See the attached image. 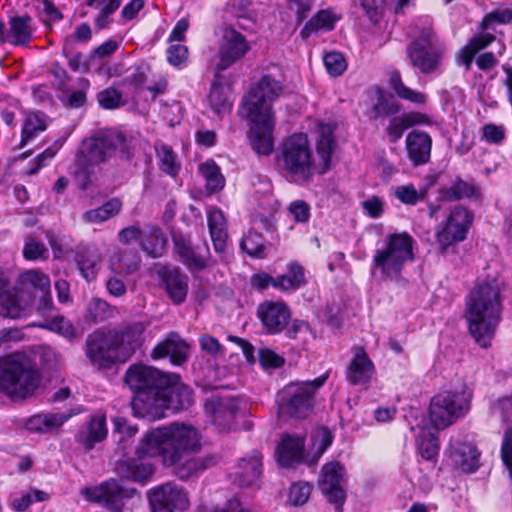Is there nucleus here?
I'll return each mask as SVG.
<instances>
[{"mask_svg": "<svg viewBox=\"0 0 512 512\" xmlns=\"http://www.w3.org/2000/svg\"><path fill=\"white\" fill-rule=\"evenodd\" d=\"M333 145V131L329 125L321 127L316 153L306 134L294 133L282 145L280 162L286 173L296 181L308 182L315 174L328 171Z\"/></svg>", "mask_w": 512, "mask_h": 512, "instance_id": "nucleus-1", "label": "nucleus"}, {"mask_svg": "<svg viewBox=\"0 0 512 512\" xmlns=\"http://www.w3.org/2000/svg\"><path fill=\"white\" fill-rule=\"evenodd\" d=\"M281 91L280 82L265 75L251 88L244 100L243 112L251 122L249 140L252 149L259 155H269L273 151L274 118L271 103Z\"/></svg>", "mask_w": 512, "mask_h": 512, "instance_id": "nucleus-2", "label": "nucleus"}, {"mask_svg": "<svg viewBox=\"0 0 512 512\" xmlns=\"http://www.w3.org/2000/svg\"><path fill=\"white\" fill-rule=\"evenodd\" d=\"M465 317L472 337L488 348L501 319V285L496 278L476 283L467 298Z\"/></svg>", "mask_w": 512, "mask_h": 512, "instance_id": "nucleus-3", "label": "nucleus"}, {"mask_svg": "<svg viewBox=\"0 0 512 512\" xmlns=\"http://www.w3.org/2000/svg\"><path fill=\"white\" fill-rule=\"evenodd\" d=\"M200 449L197 430L186 424L174 423L148 432L137 448L139 456H162L166 466L178 464Z\"/></svg>", "mask_w": 512, "mask_h": 512, "instance_id": "nucleus-4", "label": "nucleus"}, {"mask_svg": "<svg viewBox=\"0 0 512 512\" xmlns=\"http://www.w3.org/2000/svg\"><path fill=\"white\" fill-rule=\"evenodd\" d=\"M117 155L124 159L132 155L131 139L122 132L101 131L84 140L75 160V175L79 186L83 190L90 186V167L105 163Z\"/></svg>", "mask_w": 512, "mask_h": 512, "instance_id": "nucleus-5", "label": "nucleus"}, {"mask_svg": "<svg viewBox=\"0 0 512 512\" xmlns=\"http://www.w3.org/2000/svg\"><path fill=\"white\" fill-rule=\"evenodd\" d=\"M414 239L406 232L386 235L372 257L371 275L381 282L406 283L403 270L414 261Z\"/></svg>", "mask_w": 512, "mask_h": 512, "instance_id": "nucleus-6", "label": "nucleus"}, {"mask_svg": "<svg viewBox=\"0 0 512 512\" xmlns=\"http://www.w3.org/2000/svg\"><path fill=\"white\" fill-rule=\"evenodd\" d=\"M413 30L415 39L407 46V56L422 73H431L438 68L444 47L436 36L430 17H419L413 24Z\"/></svg>", "mask_w": 512, "mask_h": 512, "instance_id": "nucleus-7", "label": "nucleus"}, {"mask_svg": "<svg viewBox=\"0 0 512 512\" xmlns=\"http://www.w3.org/2000/svg\"><path fill=\"white\" fill-rule=\"evenodd\" d=\"M40 383V375L24 354L0 357V391L15 397H26Z\"/></svg>", "mask_w": 512, "mask_h": 512, "instance_id": "nucleus-8", "label": "nucleus"}, {"mask_svg": "<svg viewBox=\"0 0 512 512\" xmlns=\"http://www.w3.org/2000/svg\"><path fill=\"white\" fill-rule=\"evenodd\" d=\"M327 375L314 380L290 382L277 393L278 414L288 418H306L314 408V396Z\"/></svg>", "mask_w": 512, "mask_h": 512, "instance_id": "nucleus-9", "label": "nucleus"}, {"mask_svg": "<svg viewBox=\"0 0 512 512\" xmlns=\"http://www.w3.org/2000/svg\"><path fill=\"white\" fill-rule=\"evenodd\" d=\"M472 392L463 387L458 391H442L431 398L429 421L437 430H443L463 418L471 408Z\"/></svg>", "mask_w": 512, "mask_h": 512, "instance_id": "nucleus-10", "label": "nucleus"}, {"mask_svg": "<svg viewBox=\"0 0 512 512\" xmlns=\"http://www.w3.org/2000/svg\"><path fill=\"white\" fill-rule=\"evenodd\" d=\"M169 381V374L163 373L158 369L143 365H132L125 373V382L131 390L135 392L132 400V410L135 416L148 418L150 414L149 407L137 405L138 399L142 394L151 396L153 400L158 398L163 386Z\"/></svg>", "mask_w": 512, "mask_h": 512, "instance_id": "nucleus-11", "label": "nucleus"}, {"mask_svg": "<svg viewBox=\"0 0 512 512\" xmlns=\"http://www.w3.org/2000/svg\"><path fill=\"white\" fill-rule=\"evenodd\" d=\"M142 394L137 400L139 406L149 407V419H159L165 417L166 410L174 412L186 409L193 403L192 391L188 386L181 382L176 374H169V381L163 386L161 393L156 400Z\"/></svg>", "mask_w": 512, "mask_h": 512, "instance_id": "nucleus-12", "label": "nucleus"}, {"mask_svg": "<svg viewBox=\"0 0 512 512\" xmlns=\"http://www.w3.org/2000/svg\"><path fill=\"white\" fill-rule=\"evenodd\" d=\"M473 222V214L465 207H455L449 214L444 227L437 232L440 253L446 254L455 243L463 241Z\"/></svg>", "mask_w": 512, "mask_h": 512, "instance_id": "nucleus-13", "label": "nucleus"}, {"mask_svg": "<svg viewBox=\"0 0 512 512\" xmlns=\"http://www.w3.org/2000/svg\"><path fill=\"white\" fill-rule=\"evenodd\" d=\"M149 499L153 512H183L190 505L187 491L172 482L153 488Z\"/></svg>", "mask_w": 512, "mask_h": 512, "instance_id": "nucleus-14", "label": "nucleus"}, {"mask_svg": "<svg viewBox=\"0 0 512 512\" xmlns=\"http://www.w3.org/2000/svg\"><path fill=\"white\" fill-rule=\"evenodd\" d=\"M86 347V356L98 368H106L118 361L122 362L121 354L111 333L95 331L87 337Z\"/></svg>", "mask_w": 512, "mask_h": 512, "instance_id": "nucleus-15", "label": "nucleus"}, {"mask_svg": "<svg viewBox=\"0 0 512 512\" xmlns=\"http://www.w3.org/2000/svg\"><path fill=\"white\" fill-rule=\"evenodd\" d=\"M250 50V45L245 36L233 27L224 26L218 50L219 61L216 64V71L227 70L234 63L242 59Z\"/></svg>", "mask_w": 512, "mask_h": 512, "instance_id": "nucleus-16", "label": "nucleus"}, {"mask_svg": "<svg viewBox=\"0 0 512 512\" xmlns=\"http://www.w3.org/2000/svg\"><path fill=\"white\" fill-rule=\"evenodd\" d=\"M256 316L267 334L278 335L290 323L292 312L282 300H265L257 306Z\"/></svg>", "mask_w": 512, "mask_h": 512, "instance_id": "nucleus-17", "label": "nucleus"}, {"mask_svg": "<svg viewBox=\"0 0 512 512\" xmlns=\"http://www.w3.org/2000/svg\"><path fill=\"white\" fill-rule=\"evenodd\" d=\"M318 484L328 501L336 506L338 512H341V506L346 499L344 490L345 469L343 465L338 461L326 463L322 467Z\"/></svg>", "mask_w": 512, "mask_h": 512, "instance_id": "nucleus-18", "label": "nucleus"}, {"mask_svg": "<svg viewBox=\"0 0 512 512\" xmlns=\"http://www.w3.org/2000/svg\"><path fill=\"white\" fill-rule=\"evenodd\" d=\"M135 494V489L123 488L114 479L86 490V496L89 500L102 504L112 512H122L124 500L132 498Z\"/></svg>", "mask_w": 512, "mask_h": 512, "instance_id": "nucleus-19", "label": "nucleus"}, {"mask_svg": "<svg viewBox=\"0 0 512 512\" xmlns=\"http://www.w3.org/2000/svg\"><path fill=\"white\" fill-rule=\"evenodd\" d=\"M172 241L179 261L190 271H200L207 267L210 256L207 244L195 247L190 237L182 233L173 234Z\"/></svg>", "mask_w": 512, "mask_h": 512, "instance_id": "nucleus-20", "label": "nucleus"}, {"mask_svg": "<svg viewBox=\"0 0 512 512\" xmlns=\"http://www.w3.org/2000/svg\"><path fill=\"white\" fill-rule=\"evenodd\" d=\"M190 354L189 344L177 333L170 332L151 351L153 359L168 357L174 365L185 363Z\"/></svg>", "mask_w": 512, "mask_h": 512, "instance_id": "nucleus-21", "label": "nucleus"}, {"mask_svg": "<svg viewBox=\"0 0 512 512\" xmlns=\"http://www.w3.org/2000/svg\"><path fill=\"white\" fill-rule=\"evenodd\" d=\"M145 330L146 325L143 322H135L126 326L121 333L112 334L114 343L121 354L122 362H125L142 346Z\"/></svg>", "mask_w": 512, "mask_h": 512, "instance_id": "nucleus-22", "label": "nucleus"}, {"mask_svg": "<svg viewBox=\"0 0 512 512\" xmlns=\"http://www.w3.org/2000/svg\"><path fill=\"white\" fill-rule=\"evenodd\" d=\"M375 373V366L363 347L353 348V358L347 369L346 378L352 385H367Z\"/></svg>", "mask_w": 512, "mask_h": 512, "instance_id": "nucleus-23", "label": "nucleus"}, {"mask_svg": "<svg viewBox=\"0 0 512 512\" xmlns=\"http://www.w3.org/2000/svg\"><path fill=\"white\" fill-rule=\"evenodd\" d=\"M406 151L414 166L426 164L431 155L432 139L422 131L413 130L406 136Z\"/></svg>", "mask_w": 512, "mask_h": 512, "instance_id": "nucleus-24", "label": "nucleus"}, {"mask_svg": "<svg viewBox=\"0 0 512 512\" xmlns=\"http://www.w3.org/2000/svg\"><path fill=\"white\" fill-rule=\"evenodd\" d=\"M161 278L165 290L174 304H181L185 301L189 288V278L180 268L164 269Z\"/></svg>", "mask_w": 512, "mask_h": 512, "instance_id": "nucleus-25", "label": "nucleus"}, {"mask_svg": "<svg viewBox=\"0 0 512 512\" xmlns=\"http://www.w3.org/2000/svg\"><path fill=\"white\" fill-rule=\"evenodd\" d=\"M106 436V417L102 413H96L90 417L85 428L78 433L76 440L85 449L90 450L97 443L102 442Z\"/></svg>", "mask_w": 512, "mask_h": 512, "instance_id": "nucleus-26", "label": "nucleus"}, {"mask_svg": "<svg viewBox=\"0 0 512 512\" xmlns=\"http://www.w3.org/2000/svg\"><path fill=\"white\" fill-rule=\"evenodd\" d=\"M451 458L455 466L466 473H473L479 467L480 452L469 442L450 445Z\"/></svg>", "mask_w": 512, "mask_h": 512, "instance_id": "nucleus-27", "label": "nucleus"}, {"mask_svg": "<svg viewBox=\"0 0 512 512\" xmlns=\"http://www.w3.org/2000/svg\"><path fill=\"white\" fill-rule=\"evenodd\" d=\"M29 305L17 287L0 289V315L7 318L18 319L24 315Z\"/></svg>", "mask_w": 512, "mask_h": 512, "instance_id": "nucleus-28", "label": "nucleus"}, {"mask_svg": "<svg viewBox=\"0 0 512 512\" xmlns=\"http://www.w3.org/2000/svg\"><path fill=\"white\" fill-rule=\"evenodd\" d=\"M20 293L24 296L28 295L27 303L34 301L39 293L49 291L50 279L49 277L37 270H28L21 274L19 279V287H17Z\"/></svg>", "mask_w": 512, "mask_h": 512, "instance_id": "nucleus-29", "label": "nucleus"}, {"mask_svg": "<svg viewBox=\"0 0 512 512\" xmlns=\"http://www.w3.org/2000/svg\"><path fill=\"white\" fill-rule=\"evenodd\" d=\"M79 412V410H73L71 412L36 414L27 420L26 427L33 432H51L60 428L73 415Z\"/></svg>", "mask_w": 512, "mask_h": 512, "instance_id": "nucleus-30", "label": "nucleus"}, {"mask_svg": "<svg viewBox=\"0 0 512 512\" xmlns=\"http://www.w3.org/2000/svg\"><path fill=\"white\" fill-rule=\"evenodd\" d=\"M304 438L286 436L277 448L278 462L283 467H292L303 461Z\"/></svg>", "mask_w": 512, "mask_h": 512, "instance_id": "nucleus-31", "label": "nucleus"}, {"mask_svg": "<svg viewBox=\"0 0 512 512\" xmlns=\"http://www.w3.org/2000/svg\"><path fill=\"white\" fill-rule=\"evenodd\" d=\"M33 38L32 18L28 15L14 16L9 20L7 42L12 45L26 46Z\"/></svg>", "mask_w": 512, "mask_h": 512, "instance_id": "nucleus-32", "label": "nucleus"}, {"mask_svg": "<svg viewBox=\"0 0 512 512\" xmlns=\"http://www.w3.org/2000/svg\"><path fill=\"white\" fill-rule=\"evenodd\" d=\"M141 258L132 249H122L115 252L109 260L110 269L119 275H130L140 268Z\"/></svg>", "mask_w": 512, "mask_h": 512, "instance_id": "nucleus-33", "label": "nucleus"}, {"mask_svg": "<svg viewBox=\"0 0 512 512\" xmlns=\"http://www.w3.org/2000/svg\"><path fill=\"white\" fill-rule=\"evenodd\" d=\"M339 19L340 15L330 8L320 10L304 25L300 35L303 39H307L319 31H331Z\"/></svg>", "mask_w": 512, "mask_h": 512, "instance_id": "nucleus-34", "label": "nucleus"}, {"mask_svg": "<svg viewBox=\"0 0 512 512\" xmlns=\"http://www.w3.org/2000/svg\"><path fill=\"white\" fill-rule=\"evenodd\" d=\"M207 407L211 408L215 421L224 423L235 417L240 409V403L231 396L214 395L208 401Z\"/></svg>", "mask_w": 512, "mask_h": 512, "instance_id": "nucleus-35", "label": "nucleus"}, {"mask_svg": "<svg viewBox=\"0 0 512 512\" xmlns=\"http://www.w3.org/2000/svg\"><path fill=\"white\" fill-rule=\"evenodd\" d=\"M208 227L214 249L217 252L224 251L228 233L226 229V220L220 209L212 208L208 211Z\"/></svg>", "mask_w": 512, "mask_h": 512, "instance_id": "nucleus-36", "label": "nucleus"}, {"mask_svg": "<svg viewBox=\"0 0 512 512\" xmlns=\"http://www.w3.org/2000/svg\"><path fill=\"white\" fill-rule=\"evenodd\" d=\"M117 471L124 478L144 482L153 474V467L149 462L129 460L120 462Z\"/></svg>", "mask_w": 512, "mask_h": 512, "instance_id": "nucleus-37", "label": "nucleus"}, {"mask_svg": "<svg viewBox=\"0 0 512 512\" xmlns=\"http://www.w3.org/2000/svg\"><path fill=\"white\" fill-rule=\"evenodd\" d=\"M122 209V202L118 198H112L103 205L86 211L82 218L90 224H100L118 215Z\"/></svg>", "mask_w": 512, "mask_h": 512, "instance_id": "nucleus-38", "label": "nucleus"}, {"mask_svg": "<svg viewBox=\"0 0 512 512\" xmlns=\"http://www.w3.org/2000/svg\"><path fill=\"white\" fill-rule=\"evenodd\" d=\"M262 456L259 452H254L249 459H242L239 464V484L241 486H250L254 484L261 475Z\"/></svg>", "mask_w": 512, "mask_h": 512, "instance_id": "nucleus-39", "label": "nucleus"}, {"mask_svg": "<svg viewBox=\"0 0 512 512\" xmlns=\"http://www.w3.org/2000/svg\"><path fill=\"white\" fill-rule=\"evenodd\" d=\"M167 244V239L158 226H149L141 240L142 249L151 257L157 258L162 255Z\"/></svg>", "mask_w": 512, "mask_h": 512, "instance_id": "nucleus-40", "label": "nucleus"}, {"mask_svg": "<svg viewBox=\"0 0 512 512\" xmlns=\"http://www.w3.org/2000/svg\"><path fill=\"white\" fill-rule=\"evenodd\" d=\"M303 268L298 264H290L286 274L275 278L273 287L281 291L297 290L305 284Z\"/></svg>", "mask_w": 512, "mask_h": 512, "instance_id": "nucleus-41", "label": "nucleus"}, {"mask_svg": "<svg viewBox=\"0 0 512 512\" xmlns=\"http://www.w3.org/2000/svg\"><path fill=\"white\" fill-rule=\"evenodd\" d=\"M478 191L473 182L456 179L450 186L440 189V198L444 201H457L474 196Z\"/></svg>", "mask_w": 512, "mask_h": 512, "instance_id": "nucleus-42", "label": "nucleus"}, {"mask_svg": "<svg viewBox=\"0 0 512 512\" xmlns=\"http://www.w3.org/2000/svg\"><path fill=\"white\" fill-rule=\"evenodd\" d=\"M47 128V117L45 114L40 112L29 113L24 121L22 127V135L20 148H23L27 142L36 137L40 132H43Z\"/></svg>", "mask_w": 512, "mask_h": 512, "instance_id": "nucleus-43", "label": "nucleus"}, {"mask_svg": "<svg viewBox=\"0 0 512 512\" xmlns=\"http://www.w3.org/2000/svg\"><path fill=\"white\" fill-rule=\"evenodd\" d=\"M100 263L101 255L97 250L86 249L79 253L77 258L80 272L88 282L96 279Z\"/></svg>", "mask_w": 512, "mask_h": 512, "instance_id": "nucleus-44", "label": "nucleus"}, {"mask_svg": "<svg viewBox=\"0 0 512 512\" xmlns=\"http://www.w3.org/2000/svg\"><path fill=\"white\" fill-rule=\"evenodd\" d=\"M390 85L399 98L405 99L415 104H424L426 102L425 94L407 87L402 82L401 75L398 71H393L391 73Z\"/></svg>", "mask_w": 512, "mask_h": 512, "instance_id": "nucleus-45", "label": "nucleus"}, {"mask_svg": "<svg viewBox=\"0 0 512 512\" xmlns=\"http://www.w3.org/2000/svg\"><path fill=\"white\" fill-rule=\"evenodd\" d=\"M199 171L206 181V188L210 192L219 191L224 187L225 179L214 161L209 160L201 164Z\"/></svg>", "mask_w": 512, "mask_h": 512, "instance_id": "nucleus-46", "label": "nucleus"}, {"mask_svg": "<svg viewBox=\"0 0 512 512\" xmlns=\"http://www.w3.org/2000/svg\"><path fill=\"white\" fill-rule=\"evenodd\" d=\"M34 326L56 332L68 339H72L76 335L72 323L62 315L50 316L43 323Z\"/></svg>", "mask_w": 512, "mask_h": 512, "instance_id": "nucleus-47", "label": "nucleus"}, {"mask_svg": "<svg viewBox=\"0 0 512 512\" xmlns=\"http://www.w3.org/2000/svg\"><path fill=\"white\" fill-rule=\"evenodd\" d=\"M156 156L160 169L170 176H176L179 172L180 165L177 162V156L174 151L167 145H159L156 147Z\"/></svg>", "mask_w": 512, "mask_h": 512, "instance_id": "nucleus-48", "label": "nucleus"}, {"mask_svg": "<svg viewBox=\"0 0 512 512\" xmlns=\"http://www.w3.org/2000/svg\"><path fill=\"white\" fill-rule=\"evenodd\" d=\"M209 103L217 114H224L231 109L227 88L220 84H214L209 95Z\"/></svg>", "mask_w": 512, "mask_h": 512, "instance_id": "nucleus-49", "label": "nucleus"}, {"mask_svg": "<svg viewBox=\"0 0 512 512\" xmlns=\"http://www.w3.org/2000/svg\"><path fill=\"white\" fill-rule=\"evenodd\" d=\"M175 474L181 479H188L199 471L204 470L207 464L204 460L186 456L178 464H175Z\"/></svg>", "mask_w": 512, "mask_h": 512, "instance_id": "nucleus-50", "label": "nucleus"}, {"mask_svg": "<svg viewBox=\"0 0 512 512\" xmlns=\"http://www.w3.org/2000/svg\"><path fill=\"white\" fill-rule=\"evenodd\" d=\"M353 6L360 8L373 23H378L384 14L383 0H353Z\"/></svg>", "mask_w": 512, "mask_h": 512, "instance_id": "nucleus-51", "label": "nucleus"}, {"mask_svg": "<svg viewBox=\"0 0 512 512\" xmlns=\"http://www.w3.org/2000/svg\"><path fill=\"white\" fill-rule=\"evenodd\" d=\"M241 248L248 255L262 257L265 244L262 235L256 232H249L241 241Z\"/></svg>", "mask_w": 512, "mask_h": 512, "instance_id": "nucleus-52", "label": "nucleus"}, {"mask_svg": "<svg viewBox=\"0 0 512 512\" xmlns=\"http://www.w3.org/2000/svg\"><path fill=\"white\" fill-rule=\"evenodd\" d=\"M394 195L403 204L415 205L425 198L426 191H418L413 185H401L395 188Z\"/></svg>", "mask_w": 512, "mask_h": 512, "instance_id": "nucleus-53", "label": "nucleus"}, {"mask_svg": "<svg viewBox=\"0 0 512 512\" xmlns=\"http://www.w3.org/2000/svg\"><path fill=\"white\" fill-rule=\"evenodd\" d=\"M398 112V104L395 101L386 98L383 94H380L377 102L372 107L369 117L377 119L380 117L394 115Z\"/></svg>", "mask_w": 512, "mask_h": 512, "instance_id": "nucleus-54", "label": "nucleus"}, {"mask_svg": "<svg viewBox=\"0 0 512 512\" xmlns=\"http://www.w3.org/2000/svg\"><path fill=\"white\" fill-rule=\"evenodd\" d=\"M114 309L105 301L100 298L92 299L88 306V315L95 322H101L111 317Z\"/></svg>", "mask_w": 512, "mask_h": 512, "instance_id": "nucleus-55", "label": "nucleus"}, {"mask_svg": "<svg viewBox=\"0 0 512 512\" xmlns=\"http://www.w3.org/2000/svg\"><path fill=\"white\" fill-rule=\"evenodd\" d=\"M493 23L498 24H511L512 23V9L511 8H503V9H495L489 13H487L481 22V28L483 30L489 29L490 25Z\"/></svg>", "mask_w": 512, "mask_h": 512, "instance_id": "nucleus-56", "label": "nucleus"}, {"mask_svg": "<svg viewBox=\"0 0 512 512\" xmlns=\"http://www.w3.org/2000/svg\"><path fill=\"white\" fill-rule=\"evenodd\" d=\"M323 62L328 73L332 76H340L347 68L346 60L339 52L326 53Z\"/></svg>", "mask_w": 512, "mask_h": 512, "instance_id": "nucleus-57", "label": "nucleus"}, {"mask_svg": "<svg viewBox=\"0 0 512 512\" xmlns=\"http://www.w3.org/2000/svg\"><path fill=\"white\" fill-rule=\"evenodd\" d=\"M311 491V484L307 482L295 483L290 487L288 501L295 506L303 505L309 499Z\"/></svg>", "mask_w": 512, "mask_h": 512, "instance_id": "nucleus-58", "label": "nucleus"}, {"mask_svg": "<svg viewBox=\"0 0 512 512\" xmlns=\"http://www.w3.org/2000/svg\"><path fill=\"white\" fill-rule=\"evenodd\" d=\"M419 453L425 460L434 459L439 452L438 437L434 434H428L422 437L418 442Z\"/></svg>", "mask_w": 512, "mask_h": 512, "instance_id": "nucleus-59", "label": "nucleus"}, {"mask_svg": "<svg viewBox=\"0 0 512 512\" xmlns=\"http://www.w3.org/2000/svg\"><path fill=\"white\" fill-rule=\"evenodd\" d=\"M47 252V248L42 242L32 237L26 239L23 248V256L25 259L37 260L39 258H46Z\"/></svg>", "mask_w": 512, "mask_h": 512, "instance_id": "nucleus-60", "label": "nucleus"}, {"mask_svg": "<svg viewBox=\"0 0 512 512\" xmlns=\"http://www.w3.org/2000/svg\"><path fill=\"white\" fill-rule=\"evenodd\" d=\"M120 5V0H108L95 18L96 27L98 29L106 28L111 23L110 16L119 9Z\"/></svg>", "mask_w": 512, "mask_h": 512, "instance_id": "nucleus-61", "label": "nucleus"}, {"mask_svg": "<svg viewBox=\"0 0 512 512\" xmlns=\"http://www.w3.org/2000/svg\"><path fill=\"white\" fill-rule=\"evenodd\" d=\"M98 102L104 109H115L124 104L121 93L114 88H108L100 92Z\"/></svg>", "mask_w": 512, "mask_h": 512, "instance_id": "nucleus-62", "label": "nucleus"}, {"mask_svg": "<svg viewBox=\"0 0 512 512\" xmlns=\"http://www.w3.org/2000/svg\"><path fill=\"white\" fill-rule=\"evenodd\" d=\"M288 212L297 223H306L310 218V206L303 200H295L288 206Z\"/></svg>", "mask_w": 512, "mask_h": 512, "instance_id": "nucleus-63", "label": "nucleus"}, {"mask_svg": "<svg viewBox=\"0 0 512 512\" xmlns=\"http://www.w3.org/2000/svg\"><path fill=\"white\" fill-rule=\"evenodd\" d=\"M501 458L512 478V428H508L504 434L501 446Z\"/></svg>", "mask_w": 512, "mask_h": 512, "instance_id": "nucleus-64", "label": "nucleus"}]
</instances>
